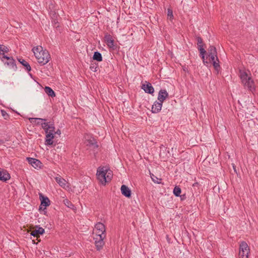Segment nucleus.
Returning <instances> with one entry per match:
<instances>
[{"label":"nucleus","instance_id":"nucleus-1","mask_svg":"<svg viewBox=\"0 0 258 258\" xmlns=\"http://www.w3.org/2000/svg\"><path fill=\"white\" fill-rule=\"evenodd\" d=\"M113 172L109 165L100 166L98 167V181L102 186H105L111 181Z\"/></svg>","mask_w":258,"mask_h":258},{"label":"nucleus","instance_id":"nucleus-2","mask_svg":"<svg viewBox=\"0 0 258 258\" xmlns=\"http://www.w3.org/2000/svg\"><path fill=\"white\" fill-rule=\"evenodd\" d=\"M38 62L41 65L46 64L50 58V55L48 51L43 50L41 46H37L32 49Z\"/></svg>","mask_w":258,"mask_h":258},{"label":"nucleus","instance_id":"nucleus-3","mask_svg":"<svg viewBox=\"0 0 258 258\" xmlns=\"http://www.w3.org/2000/svg\"><path fill=\"white\" fill-rule=\"evenodd\" d=\"M240 78L244 88L252 92L255 90L254 82L248 74L244 71H240Z\"/></svg>","mask_w":258,"mask_h":258},{"label":"nucleus","instance_id":"nucleus-4","mask_svg":"<svg viewBox=\"0 0 258 258\" xmlns=\"http://www.w3.org/2000/svg\"><path fill=\"white\" fill-rule=\"evenodd\" d=\"M106 229L105 225L101 223L98 222V236L99 239L98 240V250L102 248L105 244L103 240L106 238Z\"/></svg>","mask_w":258,"mask_h":258},{"label":"nucleus","instance_id":"nucleus-5","mask_svg":"<svg viewBox=\"0 0 258 258\" xmlns=\"http://www.w3.org/2000/svg\"><path fill=\"white\" fill-rule=\"evenodd\" d=\"M54 126L53 124H49L48 126V131H46V140L45 145H52L54 147H56L58 145V144L54 143V142L52 140L54 139Z\"/></svg>","mask_w":258,"mask_h":258},{"label":"nucleus","instance_id":"nucleus-6","mask_svg":"<svg viewBox=\"0 0 258 258\" xmlns=\"http://www.w3.org/2000/svg\"><path fill=\"white\" fill-rule=\"evenodd\" d=\"M249 248L245 241H242L239 245V257L248 258Z\"/></svg>","mask_w":258,"mask_h":258},{"label":"nucleus","instance_id":"nucleus-7","mask_svg":"<svg viewBox=\"0 0 258 258\" xmlns=\"http://www.w3.org/2000/svg\"><path fill=\"white\" fill-rule=\"evenodd\" d=\"M39 198L41 201V204L39 206V210L43 211L44 214L46 215L47 212L45 211L46 207H48L50 204V201L49 199L47 197L44 196L42 194H39Z\"/></svg>","mask_w":258,"mask_h":258},{"label":"nucleus","instance_id":"nucleus-8","mask_svg":"<svg viewBox=\"0 0 258 258\" xmlns=\"http://www.w3.org/2000/svg\"><path fill=\"white\" fill-rule=\"evenodd\" d=\"M208 56L209 57L210 60H213L216 58V60L218 61L217 49L215 46H210L208 49Z\"/></svg>","mask_w":258,"mask_h":258},{"label":"nucleus","instance_id":"nucleus-9","mask_svg":"<svg viewBox=\"0 0 258 258\" xmlns=\"http://www.w3.org/2000/svg\"><path fill=\"white\" fill-rule=\"evenodd\" d=\"M28 163L35 168H39L42 166V163L38 159L30 157L27 158Z\"/></svg>","mask_w":258,"mask_h":258},{"label":"nucleus","instance_id":"nucleus-10","mask_svg":"<svg viewBox=\"0 0 258 258\" xmlns=\"http://www.w3.org/2000/svg\"><path fill=\"white\" fill-rule=\"evenodd\" d=\"M169 94L168 92L165 89H161L158 95V100L160 102L163 103L164 101L168 97Z\"/></svg>","mask_w":258,"mask_h":258},{"label":"nucleus","instance_id":"nucleus-11","mask_svg":"<svg viewBox=\"0 0 258 258\" xmlns=\"http://www.w3.org/2000/svg\"><path fill=\"white\" fill-rule=\"evenodd\" d=\"M104 40L108 48L115 43L112 36L107 33H106L104 35Z\"/></svg>","mask_w":258,"mask_h":258},{"label":"nucleus","instance_id":"nucleus-12","mask_svg":"<svg viewBox=\"0 0 258 258\" xmlns=\"http://www.w3.org/2000/svg\"><path fill=\"white\" fill-rule=\"evenodd\" d=\"M146 84H142V89L148 94H152L154 92V89L152 84L146 81Z\"/></svg>","mask_w":258,"mask_h":258},{"label":"nucleus","instance_id":"nucleus-13","mask_svg":"<svg viewBox=\"0 0 258 258\" xmlns=\"http://www.w3.org/2000/svg\"><path fill=\"white\" fill-rule=\"evenodd\" d=\"M163 103L160 102V101H156L154 102L152 107V112L153 113H159L162 108Z\"/></svg>","mask_w":258,"mask_h":258},{"label":"nucleus","instance_id":"nucleus-14","mask_svg":"<svg viewBox=\"0 0 258 258\" xmlns=\"http://www.w3.org/2000/svg\"><path fill=\"white\" fill-rule=\"evenodd\" d=\"M121 194L126 198H130L131 197V190L125 185L123 184L120 188Z\"/></svg>","mask_w":258,"mask_h":258},{"label":"nucleus","instance_id":"nucleus-15","mask_svg":"<svg viewBox=\"0 0 258 258\" xmlns=\"http://www.w3.org/2000/svg\"><path fill=\"white\" fill-rule=\"evenodd\" d=\"M36 227L38 228V229L33 230L31 233V235L34 237H36L38 238L40 237V235L43 234L45 231L44 229L42 227L37 226Z\"/></svg>","mask_w":258,"mask_h":258},{"label":"nucleus","instance_id":"nucleus-16","mask_svg":"<svg viewBox=\"0 0 258 258\" xmlns=\"http://www.w3.org/2000/svg\"><path fill=\"white\" fill-rule=\"evenodd\" d=\"M3 56L2 60L3 61V59H6L8 61L7 62V63L8 66L14 67V66H16L15 64V60L12 58L10 57H8L7 55L5 54V53H3Z\"/></svg>","mask_w":258,"mask_h":258},{"label":"nucleus","instance_id":"nucleus-17","mask_svg":"<svg viewBox=\"0 0 258 258\" xmlns=\"http://www.w3.org/2000/svg\"><path fill=\"white\" fill-rule=\"evenodd\" d=\"M198 50L200 52V56L202 59L203 63L205 64L206 63H208V62L205 60V54L206 53V51L205 50L204 48V45L199 46L198 47Z\"/></svg>","mask_w":258,"mask_h":258},{"label":"nucleus","instance_id":"nucleus-18","mask_svg":"<svg viewBox=\"0 0 258 258\" xmlns=\"http://www.w3.org/2000/svg\"><path fill=\"white\" fill-rule=\"evenodd\" d=\"M11 178L10 174L5 171H0V180L6 182Z\"/></svg>","mask_w":258,"mask_h":258},{"label":"nucleus","instance_id":"nucleus-19","mask_svg":"<svg viewBox=\"0 0 258 258\" xmlns=\"http://www.w3.org/2000/svg\"><path fill=\"white\" fill-rule=\"evenodd\" d=\"M86 139L88 143L87 145L93 146L94 149L97 147V142L96 141V140L94 138H92L91 137H90L89 135H87L86 137Z\"/></svg>","mask_w":258,"mask_h":258},{"label":"nucleus","instance_id":"nucleus-20","mask_svg":"<svg viewBox=\"0 0 258 258\" xmlns=\"http://www.w3.org/2000/svg\"><path fill=\"white\" fill-rule=\"evenodd\" d=\"M56 182L62 187L64 188L66 185V180L60 176L55 178Z\"/></svg>","mask_w":258,"mask_h":258},{"label":"nucleus","instance_id":"nucleus-21","mask_svg":"<svg viewBox=\"0 0 258 258\" xmlns=\"http://www.w3.org/2000/svg\"><path fill=\"white\" fill-rule=\"evenodd\" d=\"M19 61L25 68L26 70L28 72H30L31 70V68L30 64L26 60L20 58L19 59Z\"/></svg>","mask_w":258,"mask_h":258},{"label":"nucleus","instance_id":"nucleus-22","mask_svg":"<svg viewBox=\"0 0 258 258\" xmlns=\"http://www.w3.org/2000/svg\"><path fill=\"white\" fill-rule=\"evenodd\" d=\"M45 93L50 97H53L55 96L54 91L49 87H45L44 88Z\"/></svg>","mask_w":258,"mask_h":258},{"label":"nucleus","instance_id":"nucleus-23","mask_svg":"<svg viewBox=\"0 0 258 258\" xmlns=\"http://www.w3.org/2000/svg\"><path fill=\"white\" fill-rule=\"evenodd\" d=\"M120 47L118 44L115 43L114 44L112 45V46H110L108 49L109 51L110 52H118L119 50Z\"/></svg>","mask_w":258,"mask_h":258},{"label":"nucleus","instance_id":"nucleus-24","mask_svg":"<svg viewBox=\"0 0 258 258\" xmlns=\"http://www.w3.org/2000/svg\"><path fill=\"white\" fill-rule=\"evenodd\" d=\"M46 120V119L40 118H29L30 122L32 124H37L36 123L38 121L43 122V121H44Z\"/></svg>","mask_w":258,"mask_h":258},{"label":"nucleus","instance_id":"nucleus-25","mask_svg":"<svg viewBox=\"0 0 258 258\" xmlns=\"http://www.w3.org/2000/svg\"><path fill=\"white\" fill-rule=\"evenodd\" d=\"M210 61L212 62L213 63V66L215 68V69L217 71V72L218 73L220 69V64H219V61H217L216 59V58H215V59L213 60H210Z\"/></svg>","mask_w":258,"mask_h":258},{"label":"nucleus","instance_id":"nucleus-26","mask_svg":"<svg viewBox=\"0 0 258 258\" xmlns=\"http://www.w3.org/2000/svg\"><path fill=\"white\" fill-rule=\"evenodd\" d=\"M181 192V188L179 186H175L174 187L173 192L175 196L179 197L180 196Z\"/></svg>","mask_w":258,"mask_h":258},{"label":"nucleus","instance_id":"nucleus-27","mask_svg":"<svg viewBox=\"0 0 258 258\" xmlns=\"http://www.w3.org/2000/svg\"><path fill=\"white\" fill-rule=\"evenodd\" d=\"M37 125L41 124L43 129L44 130L45 132L48 131V126H49V124H48V122H43L38 121L37 123Z\"/></svg>","mask_w":258,"mask_h":258},{"label":"nucleus","instance_id":"nucleus-28","mask_svg":"<svg viewBox=\"0 0 258 258\" xmlns=\"http://www.w3.org/2000/svg\"><path fill=\"white\" fill-rule=\"evenodd\" d=\"M64 204L69 208H73L74 205L68 199H64L63 201Z\"/></svg>","mask_w":258,"mask_h":258},{"label":"nucleus","instance_id":"nucleus-29","mask_svg":"<svg viewBox=\"0 0 258 258\" xmlns=\"http://www.w3.org/2000/svg\"><path fill=\"white\" fill-rule=\"evenodd\" d=\"M90 70L93 72L94 73V75L95 76V72L97 71V65L95 63H91L90 67Z\"/></svg>","mask_w":258,"mask_h":258},{"label":"nucleus","instance_id":"nucleus-30","mask_svg":"<svg viewBox=\"0 0 258 258\" xmlns=\"http://www.w3.org/2000/svg\"><path fill=\"white\" fill-rule=\"evenodd\" d=\"M196 40L197 41L198 47H199V46L204 45L202 37H201L200 36H197Z\"/></svg>","mask_w":258,"mask_h":258},{"label":"nucleus","instance_id":"nucleus-31","mask_svg":"<svg viewBox=\"0 0 258 258\" xmlns=\"http://www.w3.org/2000/svg\"><path fill=\"white\" fill-rule=\"evenodd\" d=\"M167 16L169 17L170 19L171 20L173 18V11L171 9H168L167 10Z\"/></svg>","mask_w":258,"mask_h":258},{"label":"nucleus","instance_id":"nucleus-32","mask_svg":"<svg viewBox=\"0 0 258 258\" xmlns=\"http://www.w3.org/2000/svg\"><path fill=\"white\" fill-rule=\"evenodd\" d=\"M2 116L5 119H8L9 118V115L4 110H1Z\"/></svg>","mask_w":258,"mask_h":258},{"label":"nucleus","instance_id":"nucleus-33","mask_svg":"<svg viewBox=\"0 0 258 258\" xmlns=\"http://www.w3.org/2000/svg\"><path fill=\"white\" fill-rule=\"evenodd\" d=\"M9 51V48L5 46V45H2V52H3L2 53H5V52H8Z\"/></svg>","mask_w":258,"mask_h":258},{"label":"nucleus","instance_id":"nucleus-34","mask_svg":"<svg viewBox=\"0 0 258 258\" xmlns=\"http://www.w3.org/2000/svg\"><path fill=\"white\" fill-rule=\"evenodd\" d=\"M102 60V57L101 54L98 52V61H101Z\"/></svg>","mask_w":258,"mask_h":258},{"label":"nucleus","instance_id":"nucleus-35","mask_svg":"<svg viewBox=\"0 0 258 258\" xmlns=\"http://www.w3.org/2000/svg\"><path fill=\"white\" fill-rule=\"evenodd\" d=\"M93 59L94 60H97V51L94 52L93 56Z\"/></svg>","mask_w":258,"mask_h":258},{"label":"nucleus","instance_id":"nucleus-36","mask_svg":"<svg viewBox=\"0 0 258 258\" xmlns=\"http://www.w3.org/2000/svg\"><path fill=\"white\" fill-rule=\"evenodd\" d=\"M61 134V132H60V130L58 129L56 132L54 131V134H58L59 135H60Z\"/></svg>","mask_w":258,"mask_h":258},{"label":"nucleus","instance_id":"nucleus-37","mask_svg":"<svg viewBox=\"0 0 258 258\" xmlns=\"http://www.w3.org/2000/svg\"><path fill=\"white\" fill-rule=\"evenodd\" d=\"M2 45H0V58L2 59V56H3V53H2Z\"/></svg>","mask_w":258,"mask_h":258},{"label":"nucleus","instance_id":"nucleus-38","mask_svg":"<svg viewBox=\"0 0 258 258\" xmlns=\"http://www.w3.org/2000/svg\"><path fill=\"white\" fill-rule=\"evenodd\" d=\"M4 143L3 141L2 140H0V145L3 144Z\"/></svg>","mask_w":258,"mask_h":258},{"label":"nucleus","instance_id":"nucleus-39","mask_svg":"<svg viewBox=\"0 0 258 258\" xmlns=\"http://www.w3.org/2000/svg\"><path fill=\"white\" fill-rule=\"evenodd\" d=\"M197 184H198V182H196L194 184H193V186H196Z\"/></svg>","mask_w":258,"mask_h":258},{"label":"nucleus","instance_id":"nucleus-40","mask_svg":"<svg viewBox=\"0 0 258 258\" xmlns=\"http://www.w3.org/2000/svg\"><path fill=\"white\" fill-rule=\"evenodd\" d=\"M94 244L95 245V246H97V240H95V242H94Z\"/></svg>","mask_w":258,"mask_h":258},{"label":"nucleus","instance_id":"nucleus-41","mask_svg":"<svg viewBox=\"0 0 258 258\" xmlns=\"http://www.w3.org/2000/svg\"><path fill=\"white\" fill-rule=\"evenodd\" d=\"M59 148V146H57L56 147V148H57V149H58V148Z\"/></svg>","mask_w":258,"mask_h":258}]
</instances>
